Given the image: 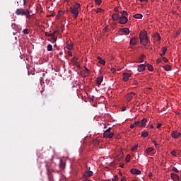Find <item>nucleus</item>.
I'll use <instances>...</instances> for the list:
<instances>
[{
  "label": "nucleus",
  "mask_w": 181,
  "mask_h": 181,
  "mask_svg": "<svg viewBox=\"0 0 181 181\" xmlns=\"http://www.w3.org/2000/svg\"><path fill=\"white\" fill-rule=\"evenodd\" d=\"M67 54L71 57L73 56V53H71V51L70 49L67 51Z\"/></svg>",
  "instance_id": "obj_44"
},
{
  "label": "nucleus",
  "mask_w": 181,
  "mask_h": 181,
  "mask_svg": "<svg viewBox=\"0 0 181 181\" xmlns=\"http://www.w3.org/2000/svg\"><path fill=\"white\" fill-rule=\"evenodd\" d=\"M51 39L53 40V42H54V43L55 42H57V38L56 37H54V35L52 36V37H51Z\"/></svg>",
  "instance_id": "obj_39"
},
{
  "label": "nucleus",
  "mask_w": 181,
  "mask_h": 181,
  "mask_svg": "<svg viewBox=\"0 0 181 181\" xmlns=\"http://www.w3.org/2000/svg\"><path fill=\"white\" fill-rule=\"evenodd\" d=\"M146 67L149 71H153V66L152 65L147 64Z\"/></svg>",
  "instance_id": "obj_27"
},
{
  "label": "nucleus",
  "mask_w": 181,
  "mask_h": 181,
  "mask_svg": "<svg viewBox=\"0 0 181 181\" xmlns=\"http://www.w3.org/2000/svg\"><path fill=\"white\" fill-rule=\"evenodd\" d=\"M144 59H145V55L144 54L141 55V57L139 58V62L144 63Z\"/></svg>",
  "instance_id": "obj_29"
},
{
  "label": "nucleus",
  "mask_w": 181,
  "mask_h": 181,
  "mask_svg": "<svg viewBox=\"0 0 181 181\" xmlns=\"http://www.w3.org/2000/svg\"><path fill=\"white\" fill-rule=\"evenodd\" d=\"M23 33H24V35H29V30L24 29L23 30Z\"/></svg>",
  "instance_id": "obj_37"
},
{
  "label": "nucleus",
  "mask_w": 181,
  "mask_h": 181,
  "mask_svg": "<svg viewBox=\"0 0 181 181\" xmlns=\"http://www.w3.org/2000/svg\"><path fill=\"white\" fill-rule=\"evenodd\" d=\"M119 13H114L112 15V18L113 21H119Z\"/></svg>",
  "instance_id": "obj_18"
},
{
  "label": "nucleus",
  "mask_w": 181,
  "mask_h": 181,
  "mask_svg": "<svg viewBox=\"0 0 181 181\" xmlns=\"http://www.w3.org/2000/svg\"><path fill=\"white\" fill-rule=\"evenodd\" d=\"M171 155L173 156H176V151H171Z\"/></svg>",
  "instance_id": "obj_46"
},
{
  "label": "nucleus",
  "mask_w": 181,
  "mask_h": 181,
  "mask_svg": "<svg viewBox=\"0 0 181 181\" xmlns=\"http://www.w3.org/2000/svg\"><path fill=\"white\" fill-rule=\"evenodd\" d=\"M140 2H148V0H139Z\"/></svg>",
  "instance_id": "obj_57"
},
{
  "label": "nucleus",
  "mask_w": 181,
  "mask_h": 181,
  "mask_svg": "<svg viewBox=\"0 0 181 181\" xmlns=\"http://www.w3.org/2000/svg\"><path fill=\"white\" fill-rule=\"evenodd\" d=\"M172 170L173 172H175L176 173H179V170H177V168H176V167H173Z\"/></svg>",
  "instance_id": "obj_36"
},
{
  "label": "nucleus",
  "mask_w": 181,
  "mask_h": 181,
  "mask_svg": "<svg viewBox=\"0 0 181 181\" xmlns=\"http://www.w3.org/2000/svg\"><path fill=\"white\" fill-rule=\"evenodd\" d=\"M88 73H89V72H87V71L85 72L84 75L86 76V77H87V76H88Z\"/></svg>",
  "instance_id": "obj_58"
},
{
  "label": "nucleus",
  "mask_w": 181,
  "mask_h": 181,
  "mask_svg": "<svg viewBox=\"0 0 181 181\" xmlns=\"http://www.w3.org/2000/svg\"><path fill=\"white\" fill-rule=\"evenodd\" d=\"M103 80H104V77L100 76L96 78L98 86H101V83H103Z\"/></svg>",
  "instance_id": "obj_13"
},
{
  "label": "nucleus",
  "mask_w": 181,
  "mask_h": 181,
  "mask_svg": "<svg viewBox=\"0 0 181 181\" xmlns=\"http://www.w3.org/2000/svg\"><path fill=\"white\" fill-rule=\"evenodd\" d=\"M146 67V66H145V64H140L138 66L137 70L139 73H141V71H145Z\"/></svg>",
  "instance_id": "obj_12"
},
{
  "label": "nucleus",
  "mask_w": 181,
  "mask_h": 181,
  "mask_svg": "<svg viewBox=\"0 0 181 181\" xmlns=\"http://www.w3.org/2000/svg\"><path fill=\"white\" fill-rule=\"evenodd\" d=\"M161 62H162V59H157L156 63L157 64H159V63H161Z\"/></svg>",
  "instance_id": "obj_47"
},
{
  "label": "nucleus",
  "mask_w": 181,
  "mask_h": 181,
  "mask_svg": "<svg viewBox=\"0 0 181 181\" xmlns=\"http://www.w3.org/2000/svg\"><path fill=\"white\" fill-rule=\"evenodd\" d=\"M131 173L132 175H141V170L136 169V168H132L131 170Z\"/></svg>",
  "instance_id": "obj_11"
},
{
  "label": "nucleus",
  "mask_w": 181,
  "mask_h": 181,
  "mask_svg": "<svg viewBox=\"0 0 181 181\" xmlns=\"http://www.w3.org/2000/svg\"><path fill=\"white\" fill-rule=\"evenodd\" d=\"M74 9H76V11H78V9H80V4L78 3H75L74 6Z\"/></svg>",
  "instance_id": "obj_30"
},
{
  "label": "nucleus",
  "mask_w": 181,
  "mask_h": 181,
  "mask_svg": "<svg viewBox=\"0 0 181 181\" xmlns=\"http://www.w3.org/2000/svg\"><path fill=\"white\" fill-rule=\"evenodd\" d=\"M155 37H156V39H158V40H160V35H159V33L156 34Z\"/></svg>",
  "instance_id": "obj_38"
},
{
  "label": "nucleus",
  "mask_w": 181,
  "mask_h": 181,
  "mask_svg": "<svg viewBox=\"0 0 181 181\" xmlns=\"http://www.w3.org/2000/svg\"><path fill=\"white\" fill-rule=\"evenodd\" d=\"M52 16H54V14H51V15L48 16L49 18H52Z\"/></svg>",
  "instance_id": "obj_61"
},
{
  "label": "nucleus",
  "mask_w": 181,
  "mask_h": 181,
  "mask_svg": "<svg viewBox=\"0 0 181 181\" xmlns=\"http://www.w3.org/2000/svg\"><path fill=\"white\" fill-rule=\"evenodd\" d=\"M160 127H162V124L159 123V124L157 125V128L159 129V128H160Z\"/></svg>",
  "instance_id": "obj_52"
},
{
  "label": "nucleus",
  "mask_w": 181,
  "mask_h": 181,
  "mask_svg": "<svg viewBox=\"0 0 181 181\" xmlns=\"http://www.w3.org/2000/svg\"><path fill=\"white\" fill-rule=\"evenodd\" d=\"M112 181H118V175H115L114 178L112 179Z\"/></svg>",
  "instance_id": "obj_42"
},
{
  "label": "nucleus",
  "mask_w": 181,
  "mask_h": 181,
  "mask_svg": "<svg viewBox=\"0 0 181 181\" xmlns=\"http://www.w3.org/2000/svg\"><path fill=\"white\" fill-rule=\"evenodd\" d=\"M68 50H73V44L67 45Z\"/></svg>",
  "instance_id": "obj_34"
},
{
  "label": "nucleus",
  "mask_w": 181,
  "mask_h": 181,
  "mask_svg": "<svg viewBox=\"0 0 181 181\" xmlns=\"http://www.w3.org/2000/svg\"><path fill=\"white\" fill-rule=\"evenodd\" d=\"M93 171H86L83 174L84 177H86V179H88V177L93 176Z\"/></svg>",
  "instance_id": "obj_8"
},
{
  "label": "nucleus",
  "mask_w": 181,
  "mask_h": 181,
  "mask_svg": "<svg viewBox=\"0 0 181 181\" xmlns=\"http://www.w3.org/2000/svg\"><path fill=\"white\" fill-rule=\"evenodd\" d=\"M131 160V158H128V157H127L126 158V162H129Z\"/></svg>",
  "instance_id": "obj_49"
},
{
  "label": "nucleus",
  "mask_w": 181,
  "mask_h": 181,
  "mask_svg": "<svg viewBox=\"0 0 181 181\" xmlns=\"http://www.w3.org/2000/svg\"><path fill=\"white\" fill-rule=\"evenodd\" d=\"M170 177L174 181H177L180 179L179 175H176V174H175L173 173H170Z\"/></svg>",
  "instance_id": "obj_10"
},
{
  "label": "nucleus",
  "mask_w": 181,
  "mask_h": 181,
  "mask_svg": "<svg viewBox=\"0 0 181 181\" xmlns=\"http://www.w3.org/2000/svg\"><path fill=\"white\" fill-rule=\"evenodd\" d=\"M119 32H122V33H124V35H129V30L127 28H121L119 30Z\"/></svg>",
  "instance_id": "obj_15"
},
{
  "label": "nucleus",
  "mask_w": 181,
  "mask_h": 181,
  "mask_svg": "<svg viewBox=\"0 0 181 181\" xmlns=\"http://www.w3.org/2000/svg\"><path fill=\"white\" fill-rule=\"evenodd\" d=\"M129 45H132V46H135V45H136V37H133L130 40V42Z\"/></svg>",
  "instance_id": "obj_22"
},
{
  "label": "nucleus",
  "mask_w": 181,
  "mask_h": 181,
  "mask_svg": "<svg viewBox=\"0 0 181 181\" xmlns=\"http://www.w3.org/2000/svg\"><path fill=\"white\" fill-rule=\"evenodd\" d=\"M140 124H141V122H139V121H136V122H135L134 123L130 125L131 129H134V128H135V127L139 126Z\"/></svg>",
  "instance_id": "obj_17"
},
{
  "label": "nucleus",
  "mask_w": 181,
  "mask_h": 181,
  "mask_svg": "<svg viewBox=\"0 0 181 181\" xmlns=\"http://www.w3.org/2000/svg\"><path fill=\"white\" fill-rule=\"evenodd\" d=\"M84 69L86 72H90V69H87V67L84 66Z\"/></svg>",
  "instance_id": "obj_53"
},
{
  "label": "nucleus",
  "mask_w": 181,
  "mask_h": 181,
  "mask_svg": "<svg viewBox=\"0 0 181 181\" xmlns=\"http://www.w3.org/2000/svg\"><path fill=\"white\" fill-rule=\"evenodd\" d=\"M120 168H124V164H122V165H120Z\"/></svg>",
  "instance_id": "obj_64"
},
{
  "label": "nucleus",
  "mask_w": 181,
  "mask_h": 181,
  "mask_svg": "<svg viewBox=\"0 0 181 181\" xmlns=\"http://www.w3.org/2000/svg\"><path fill=\"white\" fill-rule=\"evenodd\" d=\"M97 59H98V60L99 62L103 59H101V57H98Z\"/></svg>",
  "instance_id": "obj_59"
},
{
  "label": "nucleus",
  "mask_w": 181,
  "mask_h": 181,
  "mask_svg": "<svg viewBox=\"0 0 181 181\" xmlns=\"http://www.w3.org/2000/svg\"><path fill=\"white\" fill-rule=\"evenodd\" d=\"M148 33L145 30H141L139 33L140 43L143 46H148Z\"/></svg>",
  "instance_id": "obj_1"
},
{
  "label": "nucleus",
  "mask_w": 181,
  "mask_h": 181,
  "mask_svg": "<svg viewBox=\"0 0 181 181\" xmlns=\"http://www.w3.org/2000/svg\"><path fill=\"white\" fill-rule=\"evenodd\" d=\"M103 33H110L111 32V30L110 29V27L108 25H106L103 29Z\"/></svg>",
  "instance_id": "obj_19"
},
{
  "label": "nucleus",
  "mask_w": 181,
  "mask_h": 181,
  "mask_svg": "<svg viewBox=\"0 0 181 181\" xmlns=\"http://www.w3.org/2000/svg\"><path fill=\"white\" fill-rule=\"evenodd\" d=\"M168 51V48H166V47H163L162 48V52L163 53H161L160 54V57H163L165 56V54H166V52Z\"/></svg>",
  "instance_id": "obj_21"
},
{
  "label": "nucleus",
  "mask_w": 181,
  "mask_h": 181,
  "mask_svg": "<svg viewBox=\"0 0 181 181\" xmlns=\"http://www.w3.org/2000/svg\"><path fill=\"white\" fill-rule=\"evenodd\" d=\"M148 177H152V173H150L148 174Z\"/></svg>",
  "instance_id": "obj_60"
},
{
  "label": "nucleus",
  "mask_w": 181,
  "mask_h": 181,
  "mask_svg": "<svg viewBox=\"0 0 181 181\" xmlns=\"http://www.w3.org/2000/svg\"><path fill=\"white\" fill-rule=\"evenodd\" d=\"M163 61L164 62V63H168V62H169V60L166 59V57H163Z\"/></svg>",
  "instance_id": "obj_45"
},
{
  "label": "nucleus",
  "mask_w": 181,
  "mask_h": 181,
  "mask_svg": "<svg viewBox=\"0 0 181 181\" xmlns=\"http://www.w3.org/2000/svg\"><path fill=\"white\" fill-rule=\"evenodd\" d=\"M115 12H119V11H118V7H115Z\"/></svg>",
  "instance_id": "obj_55"
},
{
  "label": "nucleus",
  "mask_w": 181,
  "mask_h": 181,
  "mask_svg": "<svg viewBox=\"0 0 181 181\" xmlns=\"http://www.w3.org/2000/svg\"><path fill=\"white\" fill-rule=\"evenodd\" d=\"M47 49L48 52H52L53 50V46H52V45L49 44L47 47Z\"/></svg>",
  "instance_id": "obj_31"
},
{
  "label": "nucleus",
  "mask_w": 181,
  "mask_h": 181,
  "mask_svg": "<svg viewBox=\"0 0 181 181\" xmlns=\"http://www.w3.org/2000/svg\"><path fill=\"white\" fill-rule=\"evenodd\" d=\"M59 168L62 170H63V169H64L66 168V163H64L63 161V160H60Z\"/></svg>",
  "instance_id": "obj_20"
},
{
  "label": "nucleus",
  "mask_w": 181,
  "mask_h": 181,
  "mask_svg": "<svg viewBox=\"0 0 181 181\" xmlns=\"http://www.w3.org/2000/svg\"><path fill=\"white\" fill-rule=\"evenodd\" d=\"M125 110H126V107H123L122 111H125Z\"/></svg>",
  "instance_id": "obj_63"
},
{
  "label": "nucleus",
  "mask_w": 181,
  "mask_h": 181,
  "mask_svg": "<svg viewBox=\"0 0 181 181\" xmlns=\"http://www.w3.org/2000/svg\"><path fill=\"white\" fill-rule=\"evenodd\" d=\"M149 135V132H143L141 133V136H143V138H146L147 136H148Z\"/></svg>",
  "instance_id": "obj_28"
},
{
  "label": "nucleus",
  "mask_w": 181,
  "mask_h": 181,
  "mask_svg": "<svg viewBox=\"0 0 181 181\" xmlns=\"http://www.w3.org/2000/svg\"><path fill=\"white\" fill-rule=\"evenodd\" d=\"M148 122V120L144 118L141 120V122H140L139 127H146V122Z\"/></svg>",
  "instance_id": "obj_14"
},
{
  "label": "nucleus",
  "mask_w": 181,
  "mask_h": 181,
  "mask_svg": "<svg viewBox=\"0 0 181 181\" xmlns=\"http://www.w3.org/2000/svg\"><path fill=\"white\" fill-rule=\"evenodd\" d=\"M95 2L97 5H101V0H95Z\"/></svg>",
  "instance_id": "obj_41"
},
{
  "label": "nucleus",
  "mask_w": 181,
  "mask_h": 181,
  "mask_svg": "<svg viewBox=\"0 0 181 181\" xmlns=\"http://www.w3.org/2000/svg\"><path fill=\"white\" fill-rule=\"evenodd\" d=\"M163 69H165L166 71H170V70H172V66L165 65V66H163Z\"/></svg>",
  "instance_id": "obj_26"
},
{
  "label": "nucleus",
  "mask_w": 181,
  "mask_h": 181,
  "mask_svg": "<svg viewBox=\"0 0 181 181\" xmlns=\"http://www.w3.org/2000/svg\"><path fill=\"white\" fill-rule=\"evenodd\" d=\"M153 144H154L155 146H158V144L156 143V141H153Z\"/></svg>",
  "instance_id": "obj_50"
},
{
  "label": "nucleus",
  "mask_w": 181,
  "mask_h": 181,
  "mask_svg": "<svg viewBox=\"0 0 181 181\" xmlns=\"http://www.w3.org/2000/svg\"><path fill=\"white\" fill-rule=\"evenodd\" d=\"M153 151V148L152 147H149L146 150V153H147V155H151Z\"/></svg>",
  "instance_id": "obj_25"
},
{
  "label": "nucleus",
  "mask_w": 181,
  "mask_h": 181,
  "mask_svg": "<svg viewBox=\"0 0 181 181\" xmlns=\"http://www.w3.org/2000/svg\"><path fill=\"white\" fill-rule=\"evenodd\" d=\"M112 129V127H109L106 131L103 133L104 138H109V139H111L112 136H114V132H111Z\"/></svg>",
  "instance_id": "obj_2"
},
{
  "label": "nucleus",
  "mask_w": 181,
  "mask_h": 181,
  "mask_svg": "<svg viewBox=\"0 0 181 181\" xmlns=\"http://www.w3.org/2000/svg\"><path fill=\"white\" fill-rule=\"evenodd\" d=\"M181 134L180 132H177V131H173L171 133V136L172 138H173L174 139H177V138H179V136H180Z\"/></svg>",
  "instance_id": "obj_6"
},
{
  "label": "nucleus",
  "mask_w": 181,
  "mask_h": 181,
  "mask_svg": "<svg viewBox=\"0 0 181 181\" xmlns=\"http://www.w3.org/2000/svg\"><path fill=\"white\" fill-rule=\"evenodd\" d=\"M136 149H138V145H135L134 146V147L132 148V151H136Z\"/></svg>",
  "instance_id": "obj_43"
},
{
  "label": "nucleus",
  "mask_w": 181,
  "mask_h": 181,
  "mask_svg": "<svg viewBox=\"0 0 181 181\" xmlns=\"http://www.w3.org/2000/svg\"><path fill=\"white\" fill-rule=\"evenodd\" d=\"M103 10L101 8H98L97 10H96V13H100V12H103Z\"/></svg>",
  "instance_id": "obj_40"
},
{
  "label": "nucleus",
  "mask_w": 181,
  "mask_h": 181,
  "mask_svg": "<svg viewBox=\"0 0 181 181\" xmlns=\"http://www.w3.org/2000/svg\"><path fill=\"white\" fill-rule=\"evenodd\" d=\"M119 23H120V25H125L126 23H128V17L120 16L119 18Z\"/></svg>",
  "instance_id": "obj_4"
},
{
  "label": "nucleus",
  "mask_w": 181,
  "mask_h": 181,
  "mask_svg": "<svg viewBox=\"0 0 181 181\" xmlns=\"http://www.w3.org/2000/svg\"><path fill=\"white\" fill-rule=\"evenodd\" d=\"M69 12L74 15V18H75V19L78 16V10L73 7H70Z\"/></svg>",
  "instance_id": "obj_5"
},
{
  "label": "nucleus",
  "mask_w": 181,
  "mask_h": 181,
  "mask_svg": "<svg viewBox=\"0 0 181 181\" xmlns=\"http://www.w3.org/2000/svg\"><path fill=\"white\" fill-rule=\"evenodd\" d=\"M23 5H26V0H23Z\"/></svg>",
  "instance_id": "obj_62"
},
{
  "label": "nucleus",
  "mask_w": 181,
  "mask_h": 181,
  "mask_svg": "<svg viewBox=\"0 0 181 181\" xmlns=\"http://www.w3.org/2000/svg\"><path fill=\"white\" fill-rule=\"evenodd\" d=\"M134 95H135V93H134V92H131L130 93H129L127 96V101H131V100H132V98L134 97Z\"/></svg>",
  "instance_id": "obj_16"
},
{
  "label": "nucleus",
  "mask_w": 181,
  "mask_h": 181,
  "mask_svg": "<svg viewBox=\"0 0 181 181\" xmlns=\"http://www.w3.org/2000/svg\"><path fill=\"white\" fill-rule=\"evenodd\" d=\"M83 181H92V180L88 178H85Z\"/></svg>",
  "instance_id": "obj_54"
},
{
  "label": "nucleus",
  "mask_w": 181,
  "mask_h": 181,
  "mask_svg": "<svg viewBox=\"0 0 181 181\" xmlns=\"http://www.w3.org/2000/svg\"><path fill=\"white\" fill-rule=\"evenodd\" d=\"M111 71H112V73H114V72L115 71V69L112 68V69H111Z\"/></svg>",
  "instance_id": "obj_56"
},
{
  "label": "nucleus",
  "mask_w": 181,
  "mask_h": 181,
  "mask_svg": "<svg viewBox=\"0 0 181 181\" xmlns=\"http://www.w3.org/2000/svg\"><path fill=\"white\" fill-rule=\"evenodd\" d=\"M99 64H102V66H105V62L104 59H102L100 61H98Z\"/></svg>",
  "instance_id": "obj_33"
},
{
  "label": "nucleus",
  "mask_w": 181,
  "mask_h": 181,
  "mask_svg": "<svg viewBox=\"0 0 181 181\" xmlns=\"http://www.w3.org/2000/svg\"><path fill=\"white\" fill-rule=\"evenodd\" d=\"M50 163H47L46 164V168H47V175H48V176H50V175L52 174L51 170H52V168L50 167Z\"/></svg>",
  "instance_id": "obj_7"
},
{
  "label": "nucleus",
  "mask_w": 181,
  "mask_h": 181,
  "mask_svg": "<svg viewBox=\"0 0 181 181\" xmlns=\"http://www.w3.org/2000/svg\"><path fill=\"white\" fill-rule=\"evenodd\" d=\"M28 13V9H23V8H17L16 11V15H21L23 16V15H26Z\"/></svg>",
  "instance_id": "obj_3"
},
{
  "label": "nucleus",
  "mask_w": 181,
  "mask_h": 181,
  "mask_svg": "<svg viewBox=\"0 0 181 181\" xmlns=\"http://www.w3.org/2000/svg\"><path fill=\"white\" fill-rule=\"evenodd\" d=\"M24 15L26 16L28 19H30V14L29 13V10H28V13H25V14Z\"/></svg>",
  "instance_id": "obj_35"
},
{
  "label": "nucleus",
  "mask_w": 181,
  "mask_h": 181,
  "mask_svg": "<svg viewBox=\"0 0 181 181\" xmlns=\"http://www.w3.org/2000/svg\"><path fill=\"white\" fill-rule=\"evenodd\" d=\"M57 33V30L54 31L53 33H50L48 32L45 33V36H48L49 37H52V36H54Z\"/></svg>",
  "instance_id": "obj_23"
},
{
  "label": "nucleus",
  "mask_w": 181,
  "mask_h": 181,
  "mask_svg": "<svg viewBox=\"0 0 181 181\" xmlns=\"http://www.w3.org/2000/svg\"><path fill=\"white\" fill-rule=\"evenodd\" d=\"M129 77H131V74H129V73L123 74V81H128V80H129Z\"/></svg>",
  "instance_id": "obj_9"
},
{
  "label": "nucleus",
  "mask_w": 181,
  "mask_h": 181,
  "mask_svg": "<svg viewBox=\"0 0 181 181\" xmlns=\"http://www.w3.org/2000/svg\"><path fill=\"white\" fill-rule=\"evenodd\" d=\"M142 14H139V13H136V14H134L133 16V18H134L135 19H142Z\"/></svg>",
  "instance_id": "obj_24"
},
{
  "label": "nucleus",
  "mask_w": 181,
  "mask_h": 181,
  "mask_svg": "<svg viewBox=\"0 0 181 181\" xmlns=\"http://www.w3.org/2000/svg\"><path fill=\"white\" fill-rule=\"evenodd\" d=\"M75 65L76 66V67H78V69H80L81 65H80L79 63L76 62V63L75 64Z\"/></svg>",
  "instance_id": "obj_48"
},
{
  "label": "nucleus",
  "mask_w": 181,
  "mask_h": 181,
  "mask_svg": "<svg viewBox=\"0 0 181 181\" xmlns=\"http://www.w3.org/2000/svg\"><path fill=\"white\" fill-rule=\"evenodd\" d=\"M121 181H127V178L125 177H122Z\"/></svg>",
  "instance_id": "obj_51"
},
{
  "label": "nucleus",
  "mask_w": 181,
  "mask_h": 181,
  "mask_svg": "<svg viewBox=\"0 0 181 181\" xmlns=\"http://www.w3.org/2000/svg\"><path fill=\"white\" fill-rule=\"evenodd\" d=\"M120 13H122L121 16H128V12L123 11L122 12H120Z\"/></svg>",
  "instance_id": "obj_32"
}]
</instances>
